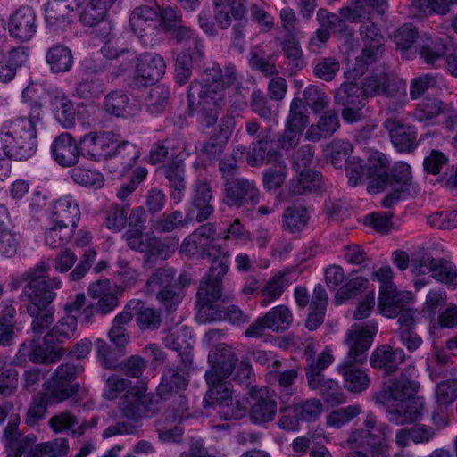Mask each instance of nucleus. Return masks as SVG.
I'll return each instance as SVG.
<instances>
[{
	"label": "nucleus",
	"mask_w": 457,
	"mask_h": 457,
	"mask_svg": "<svg viewBox=\"0 0 457 457\" xmlns=\"http://www.w3.org/2000/svg\"><path fill=\"white\" fill-rule=\"evenodd\" d=\"M50 268L49 263L40 260L12 284L14 290L22 287L19 299L27 303V312L34 318L31 326L33 339L41 338L40 336L53 323L54 310L50 305L56 297L55 291L62 286L60 278L48 276Z\"/></svg>",
	"instance_id": "obj_1"
},
{
	"label": "nucleus",
	"mask_w": 457,
	"mask_h": 457,
	"mask_svg": "<svg viewBox=\"0 0 457 457\" xmlns=\"http://www.w3.org/2000/svg\"><path fill=\"white\" fill-rule=\"evenodd\" d=\"M77 375V367L72 363L58 366L51 378L44 383L45 391L32 398L25 417L26 424L34 427L45 418L49 405L62 403L77 395L79 390Z\"/></svg>",
	"instance_id": "obj_2"
},
{
	"label": "nucleus",
	"mask_w": 457,
	"mask_h": 457,
	"mask_svg": "<svg viewBox=\"0 0 457 457\" xmlns=\"http://www.w3.org/2000/svg\"><path fill=\"white\" fill-rule=\"evenodd\" d=\"M378 330L375 323L365 327L352 326L345 337V344L349 353L345 361L338 366V371L344 377L345 388L352 393H361L370 386V378L364 371L354 368V365L362 364L367 359L373 337Z\"/></svg>",
	"instance_id": "obj_3"
},
{
	"label": "nucleus",
	"mask_w": 457,
	"mask_h": 457,
	"mask_svg": "<svg viewBox=\"0 0 457 457\" xmlns=\"http://www.w3.org/2000/svg\"><path fill=\"white\" fill-rule=\"evenodd\" d=\"M116 0H89L87 3V35L91 37L94 46L103 44L101 53L105 58L119 59L121 63L117 75H120L131 69L137 61V54L128 49L120 52L111 49L109 44L112 38V25L105 19L107 11Z\"/></svg>",
	"instance_id": "obj_4"
},
{
	"label": "nucleus",
	"mask_w": 457,
	"mask_h": 457,
	"mask_svg": "<svg viewBox=\"0 0 457 457\" xmlns=\"http://www.w3.org/2000/svg\"><path fill=\"white\" fill-rule=\"evenodd\" d=\"M76 315H65L45 335L43 338L24 342L18 355L28 357L33 363L50 364L57 362L64 354V349L58 344L70 339L77 329Z\"/></svg>",
	"instance_id": "obj_5"
},
{
	"label": "nucleus",
	"mask_w": 457,
	"mask_h": 457,
	"mask_svg": "<svg viewBox=\"0 0 457 457\" xmlns=\"http://www.w3.org/2000/svg\"><path fill=\"white\" fill-rule=\"evenodd\" d=\"M2 150L16 161L31 158L37 148V128L28 122L26 116L5 120L0 127Z\"/></svg>",
	"instance_id": "obj_6"
},
{
	"label": "nucleus",
	"mask_w": 457,
	"mask_h": 457,
	"mask_svg": "<svg viewBox=\"0 0 457 457\" xmlns=\"http://www.w3.org/2000/svg\"><path fill=\"white\" fill-rule=\"evenodd\" d=\"M230 262L221 257L211 263L208 272L202 278L196 293V320L207 323L208 318L219 307L217 302L222 299L223 278L229 270Z\"/></svg>",
	"instance_id": "obj_7"
},
{
	"label": "nucleus",
	"mask_w": 457,
	"mask_h": 457,
	"mask_svg": "<svg viewBox=\"0 0 457 457\" xmlns=\"http://www.w3.org/2000/svg\"><path fill=\"white\" fill-rule=\"evenodd\" d=\"M365 428L352 431L347 443L352 448L369 449L371 457H389L387 436L390 428L384 423L378 424L373 413L369 412L363 420Z\"/></svg>",
	"instance_id": "obj_8"
},
{
	"label": "nucleus",
	"mask_w": 457,
	"mask_h": 457,
	"mask_svg": "<svg viewBox=\"0 0 457 457\" xmlns=\"http://www.w3.org/2000/svg\"><path fill=\"white\" fill-rule=\"evenodd\" d=\"M215 240L214 224L205 223L184 239L180 245V252L189 257L207 258L212 261L211 263L221 257L229 261V253L221 245H217Z\"/></svg>",
	"instance_id": "obj_9"
},
{
	"label": "nucleus",
	"mask_w": 457,
	"mask_h": 457,
	"mask_svg": "<svg viewBox=\"0 0 457 457\" xmlns=\"http://www.w3.org/2000/svg\"><path fill=\"white\" fill-rule=\"evenodd\" d=\"M235 79L234 67H226L225 73H223L218 63H205L202 73V80L195 79L188 87L187 102L189 106L192 107L195 103L197 95L222 96L225 87L233 84Z\"/></svg>",
	"instance_id": "obj_10"
},
{
	"label": "nucleus",
	"mask_w": 457,
	"mask_h": 457,
	"mask_svg": "<svg viewBox=\"0 0 457 457\" xmlns=\"http://www.w3.org/2000/svg\"><path fill=\"white\" fill-rule=\"evenodd\" d=\"M160 400L158 395L148 392L147 386L140 384L125 393L119 407L124 417L137 422L156 416L161 411Z\"/></svg>",
	"instance_id": "obj_11"
},
{
	"label": "nucleus",
	"mask_w": 457,
	"mask_h": 457,
	"mask_svg": "<svg viewBox=\"0 0 457 457\" xmlns=\"http://www.w3.org/2000/svg\"><path fill=\"white\" fill-rule=\"evenodd\" d=\"M378 165L371 167L370 172L374 176L370 181L368 190L370 193H378L387 187H398L409 188L411 173L410 166L406 162H397L390 170L388 161L381 153H376Z\"/></svg>",
	"instance_id": "obj_12"
},
{
	"label": "nucleus",
	"mask_w": 457,
	"mask_h": 457,
	"mask_svg": "<svg viewBox=\"0 0 457 457\" xmlns=\"http://www.w3.org/2000/svg\"><path fill=\"white\" fill-rule=\"evenodd\" d=\"M360 36L364 44L363 49L355 59L353 72L362 75L369 65L375 63L383 54L384 37L374 22L363 23L360 27Z\"/></svg>",
	"instance_id": "obj_13"
},
{
	"label": "nucleus",
	"mask_w": 457,
	"mask_h": 457,
	"mask_svg": "<svg viewBox=\"0 0 457 457\" xmlns=\"http://www.w3.org/2000/svg\"><path fill=\"white\" fill-rule=\"evenodd\" d=\"M224 202L230 207H253L260 201V193L253 181L237 178L224 182Z\"/></svg>",
	"instance_id": "obj_14"
},
{
	"label": "nucleus",
	"mask_w": 457,
	"mask_h": 457,
	"mask_svg": "<svg viewBox=\"0 0 457 457\" xmlns=\"http://www.w3.org/2000/svg\"><path fill=\"white\" fill-rule=\"evenodd\" d=\"M193 361H179V365L167 367L162 375L157 387V395L162 400L170 399L174 394L182 393L188 385L189 371Z\"/></svg>",
	"instance_id": "obj_15"
},
{
	"label": "nucleus",
	"mask_w": 457,
	"mask_h": 457,
	"mask_svg": "<svg viewBox=\"0 0 457 457\" xmlns=\"http://www.w3.org/2000/svg\"><path fill=\"white\" fill-rule=\"evenodd\" d=\"M276 395L267 387L253 389L250 393V420L258 425L272 421L277 414Z\"/></svg>",
	"instance_id": "obj_16"
},
{
	"label": "nucleus",
	"mask_w": 457,
	"mask_h": 457,
	"mask_svg": "<svg viewBox=\"0 0 457 457\" xmlns=\"http://www.w3.org/2000/svg\"><path fill=\"white\" fill-rule=\"evenodd\" d=\"M276 146L277 144L271 137V128L262 129L258 139L251 144L248 162L252 166L280 163L283 160L282 154Z\"/></svg>",
	"instance_id": "obj_17"
},
{
	"label": "nucleus",
	"mask_w": 457,
	"mask_h": 457,
	"mask_svg": "<svg viewBox=\"0 0 457 457\" xmlns=\"http://www.w3.org/2000/svg\"><path fill=\"white\" fill-rule=\"evenodd\" d=\"M86 141V135L79 137L77 142L69 133L57 136L51 145L53 159L62 167H72L79 162V157L84 154L79 146Z\"/></svg>",
	"instance_id": "obj_18"
},
{
	"label": "nucleus",
	"mask_w": 457,
	"mask_h": 457,
	"mask_svg": "<svg viewBox=\"0 0 457 457\" xmlns=\"http://www.w3.org/2000/svg\"><path fill=\"white\" fill-rule=\"evenodd\" d=\"M37 29V21L36 12L30 6H21L9 17V34L12 38L18 41H29L35 36Z\"/></svg>",
	"instance_id": "obj_19"
},
{
	"label": "nucleus",
	"mask_w": 457,
	"mask_h": 457,
	"mask_svg": "<svg viewBox=\"0 0 457 457\" xmlns=\"http://www.w3.org/2000/svg\"><path fill=\"white\" fill-rule=\"evenodd\" d=\"M208 361L211 369L205 372V379L212 381L213 376L229 377L237 362V357L231 346L222 343L211 349Z\"/></svg>",
	"instance_id": "obj_20"
},
{
	"label": "nucleus",
	"mask_w": 457,
	"mask_h": 457,
	"mask_svg": "<svg viewBox=\"0 0 457 457\" xmlns=\"http://www.w3.org/2000/svg\"><path fill=\"white\" fill-rule=\"evenodd\" d=\"M420 388V383L403 373L393 379L388 385L375 395V402L381 405L388 404L390 401L403 402L414 396Z\"/></svg>",
	"instance_id": "obj_21"
},
{
	"label": "nucleus",
	"mask_w": 457,
	"mask_h": 457,
	"mask_svg": "<svg viewBox=\"0 0 457 457\" xmlns=\"http://www.w3.org/2000/svg\"><path fill=\"white\" fill-rule=\"evenodd\" d=\"M163 58L154 53H145L138 56L136 64V80L144 86L154 85L165 73Z\"/></svg>",
	"instance_id": "obj_22"
},
{
	"label": "nucleus",
	"mask_w": 457,
	"mask_h": 457,
	"mask_svg": "<svg viewBox=\"0 0 457 457\" xmlns=\"http://www.w3.org/2000/svg\"><path fill=\"white\" fill-rule=\"evenodd\" d=\"M383 127L388 132L390 140L398 152L410 153L417 147V131L412 125L389 118L384 121Z\"/></svg>",
	"instance_id": "obj_23"
},
{
	"label": "nucleus",
	"mask_w": 457,
	"mask_h": 457,
	"mask_svg": "<svg viewBox=\"0 0 457 457\" xmlns=\"http://www.w3.org/2000/svg\"><path fill=\"white\" fill-rule=\"evenodd\" d=\"M176 270L170 267L156 269L146 281L149 292L155 294L156 299L168 310H172V303L170 300V292L173 287V277Z\"/></svg>",
	"instance_id": "obj_24"
},
{
	"label": "nucleus",
	"mask_w": 457,
	"mask_h": 457,
	"mask_svg": "<svg viewBox=\"0 0 457 457\" xmlns=\"http://www.w3.org/2000/svg\"><path fill=\"white\" fill-rule=\"evenodd\" d=\"M80 215L78 202L71 196L65 195L54 202L49 219L51 224L65 225L75 230L80 220Z\"/></svg>",
	"instance_id": "obj_25"
},
{
	"label": "nucleus",
	"mask_w": 457,
	"mask_h": 457,
	"mask_svg": "<svg viewBox=\"0 0 457 457\" xmlns=\"http://www.w3.org/2000/svg\"><path fill=\"white\" fill-rule=\"evenodd\" d=\"M424 401L416 395L403 402L399 403L395 408H390L386 411L389 422L395 425H404L415 422L422 417Z\"/></svg>",
	"instance_id": "obj_26"
},
{
	"label": "nucleus",
	"mask_w": 457,
	"mask_h": 457,
	"mask_svg": "<svg viewBox=\"0 0 457 457\" xmlns=\"http://www.w3.org/2000/svg\"><path fill=\"white\" fill-rule=\"evenodd\" d=\"M222 96H209L207 94H201L196 96L195 103L192 107H189V115H192L194 106L197 115L199 124L204 128L213 127L219 118L220 114V101Z\"/></svg>",
	"instance_id": "obj_27"
},
{
	"label": "nucleus",
	"mask_w": 457,
	"mask_h": 457,
	"mask_svg": "<svg viewBox=\"0 0 457 457\" xmlns=\"http://www.w3.org/2000/svg\"><path fill=\"white\" fill-rule=\"evenodd\" d=\"M73 18L60 0H48L45 5L46 26L53 33L62 34L71 29Z\"/></svg>",
	"instance_id": "obj_28"
},
{
	"label": "nucleus",
	"mask_w": 457,
	"mask_h": 457,
	"mask_svg": "<svg viewBox=\"0 0 457 457\" xmlns=\"http://www.w3.org/2000/svg\"><path fill=\"white\" fill-rule=\"evenodd\" d=\"M212 193L210 183L206 179H197L193 186L190 213L194 209L197 211L195 217L198 222L209 219L213 212V207L210 204Z\"/></svg>",
	"instance_id": "obj_29"
},
{
	"label": "nucleus",
	"mask_w": 457,
	"mask_h": 457,
	"mask_svg": "<svg viewBox=\"0 0 457 457\" xmlns=\"http://www.w3.org/2000/svg\"><path fill=\"white\" fill-rule=\"evenodd\" d=\"M404 359L403 349L382 345L373 352L370 363L373 368L382 369L386 374H392L398 370Z\"/></svg>",
	"instance_id": "obj_30"
},
{
	"label": "nucleus",
	"mask_w": 457,
	"mask_h": 457,
	"mask_svg": "<svg viewBox=\"0 0 457 457\" xmlns=\"http://www.w3.org/2000/svg\"><path fill=\"white\" fill-rule=\"evenodd\" d=\"M161 171L168 181V186L171 189V198L176 203L181 201L187 188L185 178V165L181 160H173L161 167Z\"/></svg>",
	"instance_id": "obj_31"
},
{
	"label": "nucleus",
	"mask_w": 457,
	"mask_h": 457,
	"mask_svg": "<svg viewBox=\"0 0 457 457\" xmlns=\"http://www.w3.org/2000/svg\"><path fill=\"white\" fill-rule=\"evenodd\" d=\"M191 339L192 336L188 328L181 326L172 328L163 338V344L178 353L179 361L184 360L188 363L189 361H193Z\"/></svg>",
	"instance_id": "obj_32"
},
{
	"label": "nucleus",
	"mask_w": 457,
	"mask_h": 457,
	"mask_svg": "<svg viewBox=\"0 0 457 457\" xmlns=\"http://www.w3.org/2000/svg\"><path fill=\"white\" fill-rule=\"evenodd\" d=\"M216 11L215 20L220 29H227L231 24V16L236 21H242L246 14V0H212Z\"/></svg>",
	"instance_id": "obj_33"
},
{
	"label": "nucleus",
	"mask_w": 457,
	"mask_h": 457,
	"mask_svg": "<svg viewBox=\"0 0 457 457\" xmlns=\"http://www.w3.org/2000/svg\"><path fill=\"white\" fill-rule=\"evenodd\" d=\"M409 292L397 291L396 287L386 291L379 292L378 309L386 317L394 318L411 302Z\"/></svg>",
	"instance_id": "obj_34"
},
{
	"label": "nucleus",
	"mask_w": 457,
	"mask_h": 457,
	"mask_svg": "<svg viewBox=\"0 0 457 457\" xmlns=\"http://www.w3.org/2000/svg\"><path fill=\"white\" fill-rule=\"evenodd\" d=\"M112 157L114 158L113 164H117L114 171L123 176L137 163L140 151L136 145L124 140L120 144L114 143Z\"/></svg>",
	"instance_id": "obj_35"
},
{
	"label": "nucleus",
	"mask_w": 457,
	"mask_h": 457,
	"mask_svg": "<svg viewBox=\"0 0 457 457\" xmlns=\"http://www.w3.org/2000/svg\"><path fill=\"white\" fill-rule=\"evenodd\" d=\"M89 143L87 144V159L90 158L96 162L101 159L112 157L114 149L113 134L106 132H91L87 135Z\"/></svg>",
	"instance_id": "obj_36"
},
{
	"label": "nucleus",
	"mask_w": 457,
	"mask_h": 457,
	"mask_svg": "<svg viewBox=\"0 0 457 457\" xmlns=\"http://www.w3.org/2000/svg\"><path fill=\"white\" fill-rule=\"evenodd\" d=\"M46 62L52 73H65L73 66V55L68 46L56 44L46 51Z\"/></svg>",
	"instance_id": "obj_37"
},
{
	"label": "nucleus",
	"mask_w": 457,
	"mask_h": 457,
	"mask_svg": "<svg viewBox=\"0 0 457 457\" xmlns=\"http://www.w3.org/2000/svg\"><path fill=\"white\" fill-rule=\"evenodd\" d=\"M212 381L206 379L208 391L204 398V408L205 410L217 409L222 403L228 402L231 396L230 385L224 381L226 378L213 376Z\"/></svg>",
	"instance_id": "obj_38"
},
{
	"label": "nucleus",
	"mask_w": 457,
	"mask_h": 457,
	"mask_svg": "<svg viewBox=\"0 0 457 457\" xmlns=\"http://www.w3.org/2000/svg\"><path fill=\"white\" fill-rule=\"evenodd\" d=\"M322 187V175L312 170H303L293 178L288 186L292 195H302L308 192L319 191Z\"/></svg>",
	"instance_id": "obj_39"
},
{
	"label": "nucleus",
	"mask_w": 457,
	"mask_h": 457,
	"mask_svg": "<svg viewBox=\"0 0 457 457\" xmlns=\"http://www.w3.org/2000/svg\"><path fill=\"white\" fill-rule=\"evenodd\" d=\"M15 329L16 309L12 301H3L0 311V346H10L13 344Z\"/></svg>",
	"instance_id": "obj_40"
},
{
	"label": "nucleus",
	"mask_w": 457,
	"mask_h": 457,
	"mask_svg": "<svg viewBox=\"0 0 457 457\" xmlns=\"http://www.w3.org/2000/svg\"><path fill=\"white\" fill-rule=\"evenodd\" d=\"M283 55L287 59V68L290 73L302 70L305 62L299 41L292 33H287L280 43Z\"/></svg>",
	"instance_id": "obj_41"
},
{
	"label": "nucleus",
	"mask_w": 457,
	"mask_h": 457,
	"mask_svg": "<svg viewBox=\"0 0 457 457\" xmlns=\"http://www.w3.org/2000/svg\"><path fill=\"white\" fill-rule=\"evenodd\" d=\"M204 53L195 46L194 54L188 52H181L176 58L175 62V82L180 86L185 85L192 75L194 63L201 62Z\"/></svg>",
	"instance_id": "obj_42"
},
{
	"label": "nucleus",
	"mask_w": 457,
	"mask_h": 457,
	"mask_svg": "<svg viewBox=\"0 0 457 457\" xmlns=\"http://www.w3.org/2000/svg\"><path fill=\"white\" fill-rule=\"evenodd\" d=\"M335 104L337 105L365 106L366 99L361 87L355 82H344L336 91Z\"/></svg>",
	"instance_id": "obj_43"
},
{
	"label": "nucleus",
	"mask_w": 457,
	"mask_h": 457,
	"mask_svg": "<svg viewBox=\"0 0 457 457\" xmlns=\"http://www.w3.org/2000/svg\"><path fill=\"white\" fill-rule=\"evenodd\" d=\"M339 127L340 121L337 112L335 110H328L320 117L317 123V131L314 132L313 129L311 128L306 134V137L312 141H318L321 137H329Z\"/></svg>",
	"instance_id": "obj_44"
},
{
	"label": "nucleus",
	"mask_w": 457,
	"mask_h": 457,
	"mask_svg": "<svg viewBox=\"0 0 457 457\" xmlns=\"http://www.w3.org/2000/svg\"><path fill=\"white\" fill-rule=\"evenodd\" d=\"M309 219L305 207L289 206L282 215L283 228L291 234L300 233L307 227Z\"/></svg>",
	"instance_id": "obj_45"
},
{
	"label": "nucleus",
	"mask_w": 457,
	"mask_h": 457,
	"mask_svg": "<svg viewBox=\"0 0 457 457\" xmlns=\"http://www.w3.org/2000/svg\"><path fill=\"white\" fill-rule=\"evenodd\" d=\"M133 309L136 323L140 330H155L161 326L162 319L160 311L139 301L135 303Z\"/></svg>",
	"instance_id": "obj_46"
},
{
	"label": "nucleus",
	"mask_w": 457,
	"mask_h": 457,
	"mask_svg": "<svg viewBox=\"0 0 457 457\" xmlns=\"http://www.w3.org/2000/svg\"><path fill=\"white\" fill-rule=\"evenodd\" d=\"M54 115L64 129L74 127L76 110L72 102L64 96H55L52 99Z\"/></svg>",
	"instance_id": "obj_47"
},
{
	"label": "nucleus",
	"mask_w": 457,
	"mask_h": 457,
	"mask_svg": "<svg viewBox=\"0 0 457 457\" xmlns=\"http://www.w3.org/2000/svg\"><path fill=\"white\" fill-rule=\"evenodd\" d=\"M68 440L59 437L35 445L31 444L29 457H62L68 453Z\"/></svg>",
	"instance_id": "obj_48"
},
{
	"label": "nucleus",
	"mask_w": 457,
	"mask_h": 457,
	"mask_svg": "<svg viewBox=\"0 0 457 457\" xmlns=\"http://www.w3.org/2000/svg\"><path fill=\"white\" fill-rule=\"evenodd\" d=\"M375 156L377 155L375 154ZM373 165H378L377 157L370 159L368 166L364 164L363 160L353 157L345 166L349 183L352 186H356L365 178H370V181L373 180L374 176L370 172Z\"/></svg>",
	"instance_id": "obj_49"
},
{
	"label": "nucleus",
	"mask_w": 457,
	"mask_h": 457,
	"mask_svg": "<svg viewBox=\"0 0 457 457\" xmlns=\"http://www.w3.org/2000/svg\"><path fill=\"white\" fill-rule=\"evenodd\" d=\"M265 320L272 331H284L293 322V315L286 305H278L265 313Z\"/></svg>",
	"instance_id": "obj_50"
},
{
	"label": "nucleus",
	"mask_w": 457,
	"mask_h": 457,
	"mask_svg": "<svg viewBox=\"0 0 457 457\" xmlns=\"http://www.w3.org/2000/svg\"><path fill=\"white\" fill-rule=\"evenodd\" d=\"M295 414L300 421L311 422L316 420L323 411V404L317 398L301 401L292 407Z\"/></svg>",
	"instance_id": "obj_51"
},
{
	"label": "nucleus",
	"mask_w": 457,
	"mask_h": 457,
	"mask_svg": "<svg viewBox=\"0 0 457 457\" xmlns=\"http://www.w3.org/2000/svg\"><path fill=\"white\" fill-rule=\"evenodd\" d=\"M312 390L319 389V395L322 399L330 406H336L345 402V395L338 383L333 379H322L319 381L314 388Z\"/></svg>",
	"instance_id": "obj_52"
},
{
	"label": "nucleus",
	"mask_w": 457,
	"mask_h": 457,
	"mask_svg": "<svg viewBox=\"0 0 457 457\" xmlns=\"http://www.w3.org/2000/svg\"><path fill=\"white\" fill-rule=\"evenodd\" d=\"M170 88L164 85L153 87L146 100V107L152 114L162 112L170 104Z\"/></svg>",
	"instance_id": "obj_53"
},
{
	"label": "nucleus",
	"mask_w": 457,
	"mask_h": 457,
	"mask_svg": "<svg viewBox=\"0 0 457 457\" xmlns=\"http://www.w3.org/2000/svg\"><path fill=\"white\" fill-rule=\"evenodd\" d=\"M304 110L303 100L295 97L290 104L286 127L298 133H303L308 123V116L304 113Z\"/></svg>",
	"instance_id": "obj_54"
},
{
	"label": "nucleus",
	"mask_w": 457,
	"mask_h": 457,
	"mask_svg": "<svg viewBox=\"0 0 457 457\" xmlns=\"http://www.w3.org/2000/svg\"><path fill=\"white\" fill-rule=\"evenodd\" d=\"M338 12L341 14L340 19L350 23L363 24L370 19V11L361 0H351V4L340 8Z\"/></svg>",
	"instance_id": "obj_55"
},
{
	"label": "nucleus",
	"mask_w": 457,
	"mask_h": 457,
	"mask_svg": "<svg viewBox=\"0 0 457 457\" xmlns=\"http://www.w3.org/2000/svg\"><path fill=\"white\" fill-rule=\"evenodd\" d=\"M157 17V12L150 6H139L136 8L130 15L129 23L131 29L135 34H137L139 38L144 35L142 32L145 31L149 27L148 21H154Z\"/></svg>",
	"instance_id": "obj_56"
},
{
	"label": "nucleus",
	"mask_w": 457,
	"mask_h": 457,
	"mask_svg": "<svg viewBox=\"0 0 457 457\" xmlns=\"http://www.w3.org/2000/svg\"><path fill=\"white\" fill-rule=\"evenodd\" d=\"M72 228L62 224H51L45 232V242L51 248L66 245L74 234Z\"/></svg>",
	"instance_id": "obj_57"
},
{
	"label": "nucleus",
	"mask_w": 457,
	"mask_h": 457,
	"mask_svg": "<svg viewBox=\"0 0 457 457\" xmlns=\"http://www.w3.org/2000/svg\"><path fill=\"white\" fill-rule=\"evenodd\" d=\"M361 411V407L359 404L337 409L327 416V425L334 428H339L352 421Z\"/></svg>",
	"instance_id": "obj_58"
},
{
	"label": "nucleus",
	"mask_w": 457,
	"mask_h": 457,
	"mask_svg": "<svg viewBox=\"0 0 457 457\" xmlns=\"http://www.w3.org/2000/svg\"><path fill=\"white\" fill-rule=\"evenodd\" d=\"M312 112L318 114L325 110L328 104L326 93L316 85H309L303 94V99Z\"/></svg>",
	"instance_id": "obj_59"
},
{
	"label": "nucleus",
	"mask_w": 457,
	"mask_h": 457,
	"mask_svg": "<svg viewBox=\"0 0 457 457\" xmlns=\"http://www.w3.org/2000/svg\"><path fill=\"white\" fill-rule=\"evenodd\" d=\"M228 320L233 325H241L248 322L249 316L237 305H229L226 310L219 307L208 318V322Z\"/></svg>",
	"instance_id": "obj_60"
},
{
	"label": "nucleus",
	"mask_w": 457,
	"mask_h": 457,
	"mask_svg": "<svg viewBox=\"0 0 457 457\" xmlns=\"http://www.w3.org/2000/svg\"><path fill=\"white\" fill-rule=\"evenodd\" d=\"M368 283L369 280L363 277H354L347 280L336 294L337 303L342 304L346 300L354 298L367 287Z\"/></svg>",
	"instance_id": "obj_61"
},
{
	"label": "nucleus",
	"mask_w": 457,
	"mask_h": 457,
	"mask_svg": "<svg viewBox=\"0 0 457 457\" xmlns=\"http://www.w3.org/2000/svg\"><path fill=\"white\" fill-rule=\"evenodd\" d=\"M431 277L446 286L457 287V268L451 262L437 259Z\"/></svg>",
	"instance_id": "obj_62"
},
{
	"label": "nucleus",
	"mask_w": 457,
	"mask_h": 457,
	"mask_svg": "<svg viewBox=\"0 0 457 457\" xmlns=\"http://www.w3.org/2000/svg\"><path fill=\"white\" fill-rule=\"evenodd\" d=\"M419 37L418 29L411 23L402 25L395 34L396 48L403 54L411 49Z\"/></svg>",
	"instance_id": "obj_63"
},
{
	"label": "nucleus",
	"mask_w": 457,
	"mask_h": 457,
	"mask_svg": "<svg viewBox=\"0 0 457 457\" xmlns=\"http://www.w3.org/2000/svg\"><path fill=\"white\" fill-rule=\"evenodd\" d=\"M446 45L440 38L429 39L420 49V57L428 64H434L446 54Z\"/></svg>",
	"instance_id": "obj_64"
}]
</instances>
